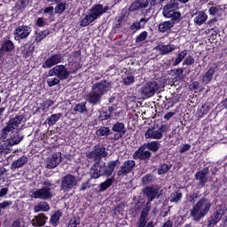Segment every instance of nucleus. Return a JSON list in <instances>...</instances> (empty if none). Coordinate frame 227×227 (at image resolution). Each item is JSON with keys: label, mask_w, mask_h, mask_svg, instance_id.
<instances>
[{"label": "nucleus", "mask_w": 227, "mask_h": 227, "mask_svg": "<svg viewBox=\"0 0 227 227\" xmlns=\"http://www.w3.org/2000/svg\"><path fill=\"white\" fill-rule=\"evenodd\" d=\"M13 205V201L12 200H4L0 203V214L1 210H4L5 208H8V207H12Z\"/></svg>", "instance_id": "56"}, {"label": "nucleus", "mask_w": 227, "mask_h": 227, "mask_svg": "<svg viewBox=\"0 0 227 227\" xmlns=\"http://www.w3.org/2000/svg\"><path fill=\"white\" fill-rule=\"evenodd\" d=\"M67 10V3L65 2H59L57 6L55 7V13L61 15Z\"/></svg>", "instance_id": "47"}, {"label": "nucleus", "mask_w": 227, "mask_h": 227, "mask_svg": "<svg viewBox=\"0 0 227 227\" xmlns=\"http://www.w3.org/2000/svg\"><path fill=\"white\" fill-rule=\"evenodd\" d=\"M150 20V19L141 18L139 21H134L129 27V31H130L131 35H136L137 31L140 29H145V26Z\"/></svg>", "instance_id": "22"}, {"label": "nucleus", "mask_w": 227, "mask_h": 227, "mask_svg": "<svg viewBox=\"0 0 227 227\" xmlns=\"http://www.w3.org/2000/svg\"><path fill=\"white\" fill-rule=\"evenodd\" d=\"M144 196L147 198L148 203H152L153 200L159 196V188L155 186H145L142 191Z\"/></svg>", "instance_id": "20"}, {"label": "nucleus", "mask_w": 227, "mask_h": 227, "mask_svg": "<svg viewBox=\"0 0 227 227\" xmlns=\"http://www.w3.org/2000/svg\"><path fill=\"white\" fill-rule=\"evenodd\" d=\"M26 117L24 115H18L13 118H10L9 121L6 123L5 127H4L1 130V137L2 139H6L8 137V134L10 132H13L15 129H19V125L24 121Z\"/></svg>", "instance_id": "6"}, {"label": "nucleus", "mask_w": 227, "mask_h": 227, "mask_svg": "<svg viewBox=\"0 0 227 227\" xmlns=\"http://www.w3.org/2000/svg\"><path fill=\"white\" fill-rule=\"evenodd\" d=\"M135 168H136V160H125L119 168V170L117 171V176H119L120 178H123V176H127L129 174L132 173Z\"/></svg>", "instance_id": "11"}, {"label": "nucleus", "mask_w": 227, "mask_h": 227, "mask_svg": "<svg viewBox=\"0 0 227 227\" xmlns=\"http://www.w3.org/2000/svg\"><path fill=\"white\" fill-rule=\"evenodd\" d=\"M22 139H24V137H20L19 135V132L12 133L11 137L7 141L12 145V146H15V145H19Z\"/></svg>", "instance_id": "35"}, {"label": "nucleus", "mask_w": 227, "mask_h": 227, "mask_svg": "<svg viewBox=\"0 0 227 227\" xmlns=\"http://www.w3.org/2000/svg\"><path fill=\"white\" fill-rule=\"evenodd\" d=\"M191 150V145L189 144H185L184 145L180 150H179V153H185V152H189Z\"/></svg>", "instance_id": "62"}, {"label": "nucleus", "mask_w": 227, "mask_h": 227, "mask_svg": "<svg viewBox=\"0 0 227 227\" xmlns=\"http://www.w3.org/2000/svg\"><path fill=\"white\" fill-rule=\"evenodd\" d=\"M80 223L81 222L78 219L74 218L69 221L67 227H77Z\"/></svg>", "instance_id": "61"}, {"label": "nucleus", "mask_w": 227, "mask_h": 227, "mask_svg": "<svg viewBox=\"0 0 227 227\" xmlns=\"http://www.w3.org/2000/svg\"><path fill=\"white\" fill-rule=\"evenodd\" d=\"M150 210H152V207L150 206H146L143 207L139 219H142L144 221H146V217H148V215L150 214Z\"/></svg>", "instance_id": "50"}, {"label": "nucleus", "mask_w": 227, "mask_h": 227, "mask_svg": "<svg viewBox=\"0 0 227 227\" xmlns=\"http://www.w3.org/2000/svg\"><path fill=\"white\" fill-rule=\"evenodd\" d=\"M180 4L177 0H170L164 7L163 10H170L176 12Z\"/></svg>", "instance_id": "42"}, {"label": "nucleus", "mask_w": 227, "mask_h": 227, "mask_svg": "<svg viewBox=\"0 0 227 227\" xmlns=\"http://www.w3.org/2000/svg\"><path fill=\"white\" fill-rule=\"evenodd\" d=\"M144 145H145V148H147V151L151 153H155L160 149V142L159 141H151L145 143Z\"/></svg>", "instance_id": "31"}, {"label": "nucleus", "mask_w": 227, "mask_h": 227, "mask_svg": "<svg viewBox=\"0 0 227 227\" xmlns=\"http://www.w3.org/2000/svg\"><path fill=\"white\" fill-rule=\"evenodd\" d=\"M51 210V207L48 202H40L36 206L34 207V212L38 214V212H49Z\"/></svg>", "instance_id": "36"}, {"label": "nucleus", "mask_w": 227, "mask_h": 227, "mask_svg": "<svg viewBox=\"0 0 227 227\" xmlns=\"http://www.w3.org/2000/svg\"><path fill=\"white\" fill-rule=\"evenodd\" d=\"M153 180V176L152 174H147L142 177V184L143 185H148V184H152V181Z\"/></svg>", "instance_id": "54"}, {"label": "nucleus", "mask_w": 227, "mask_h": 227, "mask_svg": "<svg viewBox=\"0 0 227 227\" xmlns=\"http://www.w3.org/2000/svg\"><path fill=\"white\" fill-rule=\"evenodd\" d=\"M209 171L208 167H205L201 170L196 172L195 180L199 181L197 184L199 189H201L207 185V182H208V177H207V175H208Z\"/></svg>", "instance_id": "17"}, {"label": "nucleus", "mask_w": 227, "mask_h": 227, "mask_svg": "<svg viewBox=\"0 0 227 227\" xmlns=\"http://www.w3.org/2000/svg\"><path fill=\"white\" fill-rule=\"evenodd\" d=\"M134 160H150L152 153L146 148V145L143 144L132 155Z\"/></svg>", "instance_id": "14"}, {"label": "nucleus", "mask_w": 227, "mask_h": 227, "mask_svg": "<svg viewBox=\"0 0 227 227\" xmlns=\"http://www.w3.org/2000/svg\"><path fill=\"white\" fill-rule=\"evenodd\" d=\"M74 111L75 113H80V114H82L84 113H88V107H86V101L78 103L74 108Z\"/></svg>", "instance_id": "44"}, {"label": "nucleus", "mask_w": 227, "mask_h": 227, "mask_svg": "<svg viewBox=\"0 0 227 227\" xmlns=\"http://www.w3.org/2000/svg\"><path fill=\"white\" fill-rule=\"evenodd\" d=\"M169 169H171V167L169 165H168L166 163L162 164L158 168V174L159 175H164V174L168 173V171H169Z\"/></svg>", "instance_id": "53"}, {"label": "nucleus", "mask_w": 227, "mask_h": 227, "mask_svg": "<svg viewBox=\"0 0 227 227\" xmlns=\"http://www.w3.org/2000/svg\"><path fill=\"white\" fill-rule=\"evenodd\" d=\"M108 153L105 146L96 145L93 150L86 153L87 159L94 160V162H102V159L107 157Z\"/></svg>", "instance_id": "7"}, {"label": "nucleus", "mask_w": 227, "mask_h": 227, "mask_svg": "<svg viewBox=\"0 0 227 227\" xmlns=\"http://www.w3.org/2000/svg\"><path fill=\"white\" fill-rule=\"evenodd\" d=\"M198 198H200L199 192H193L188 197L189 203H192V205H194L196 201L198 200Z\"/></svg>", "instance_id": "55"}, {"label": "nucleus", "mask_w": 227, "mask_h": 227, "mask_svg": "<svg viewBox=\"0 0 227 227\" xmlns=\"http://www.w3.org/2000/svg\"><path fill=\"white\" fill-rule=\"evenodd\" d=\"M47 84L50 88H52V86H58V84H59V78H49L47 80Z\"/></svg>", "instance_id": "57"}, {"label": "nucleus", "mask_w": 227, "mask_h": 227, "mask_svg": "<svg viewBox=\"0 0 227 227\" xmlns=\"http://www.w3.org/2000/svg\"><path fill=\"white\" fill-rule=\"evenodd\" d=\"M51 187H54V184H52L51 180L47 179L43 182V187L34 190L30 196L35 200L49 201V200H52L54 196L52 192H51Z\"/></svg>", "instance_id": "5"}, {"label": "nucleus", "mask_w": 227, "mask_h": 227, "mask_svg": "<svg viewBox=\"0 0 227 227\" xmlns=\"http://www.w3.org/2000/svg\"><path fill=\"white\" fill-rule=\"evenodd\" d=\"M11 148H12V144H10L6 140L2 145H0V155H3V153H4L5 155H8V153H12Z\"/></svg>", "instance_id": "40"}, {"label": "nucleus", "mask_w": 227, "mask_h": 227, "mask_svg": "<svg viewBox=\"0 0 227 227\" xmlns=\"http://www.w3.org/2000/svg\"><path fill=\"white\" fill-rule=\"evenodd\" d=\"M111 118H113L112 114H110L107 109L103 108L102 111L99 112L98 120V121H106V120H111Z\"/></svg>", "instance_id": "39"}, {"label": "nucleus", "mask_w": 227, "mask_h": 227, "mask_svg": "<svg viewBox=\"0 0 227 227\" xmlns=\"http://www.w3.org/2000/svg\"><path fill=\"white\" fill-rule=\"evenodd\" d=\"M48 169L58 168L61 162V153H53L52 155L46 160Z\"/></svg>", "instance_id": "23"}, {"label": "nucleus", "mask_w": 227, "mask_h": 227, "mask_svg": "<svg viewBox=\"0 0 227 227\" xmlns=\"http://www.w3.org/2000/svg\"><path fill=\"white\" fill-rule=\"evenodd\" d=\"M134 82V75H129L123 79V84L125 86H130Z\"/></svg>", "instance_id": "58"}, {"label": "nucleus", "mask_w": 227, "mask_h": 227, "mask_svg": "<svg viewBox=\"0 0 227 227\" xmlns=\"http://www.w3.org/2000/svg\"><path fill=\"white\" fill-rule=\"evenodd\" d=\"M29 4V1L27 0H18L15 4V8L17 10H26L27 8V5Z\"/></svg>", "instance_id": "46"}, {"label": "nucleus", "mask_w": 227, "mask_h": 227, "mask_svg": "<svg viewBox=\"0 0 227 227\" xmlns=\"http://www.w3.org/2000/svg\"><path fill=\"white\" fill-rule=\"evenodd\" d=\"M207 26L210 27L211 31H219V27H217V19L213 18L207 22Z\"/></svg>", "instance_id": "49"}, {"label": "nucleus", "mask_w": 227, "mask_h": 227, "mask_svg": "<svg viewBox=\"0 0 227 227\" xmlns=\"http://www.w3.org/2000/svg\"><path fill=\"white\" fill-rule=\"evenodd\" d=\"M175 24H178V23L171 20L163 21L159 24L158 31H160V33H167V31H169L172 29V27H175Z\"/></svg>", "instance_id": "27"}, {"label": "nucleus", "mask_w": 227, "mask_h": 227, "mask_svg": "<svg viewBox=\"0 0 227 227\" xmlns=\"http://www.w3.org/2000/svg\"><path fill=\"white\" fill-rule=\"evenodd\" d=\"M146 38H148V32L147 31H142L138 35H137L136 39H135V43H143V42H145V40H146Z\"/></svg>", "instance_id": "45"}, {"label": "nucleus", "mask_w": 227, "mask_h": 227, "mask_svg": "<svg viewBox=\"0 0 227 227\" xmlns=\"http://www.w3.org/2000/svg\"><path fill=\"white\" fill-rule=\"evenodd\" d=\"M119 164V159L108 161L107 165H106V162L101 163V161H95L90 169V178L95 180L100 178V176H106L109 178V176L114 173V169Z\"/></svg>", "instance_id": "2"}, {"label": "nucleus", "mask_w": 227, "mask_h": 227, "mask_svg": "<svg viewBox=\"0 0 227 227\" xmlns=\"http://www.w3.org/2000/svg\"><path fill=\"white\" fill-rule=\"evenodd\" d=\"M210 208H212V202L204 196L193 205L190 210V215L198 223L210 212Z\"/></svg>", "instance_id": "3"}, {"label": "nucleus", "mask_w": 227, "mask_h": 227, "mask_svg": "<svg viewBox=\"0 0 227 227\" xmlns=\"http://www.w3.org/2000/svg\"><path fill=\"white\" fill-rule=\"evenodd\" d=\"M156 49L160 51L161 56H166V54H169V52H173L175 51V45L173 44H163L161 47L157 46Z\"/></svg>", "instance_id": "37"}, {"label": "nucleus", "mask_w": 227, "mask_h": 227, "mask_svg": "<svg viewBox=\"0 0 227 227\" xmlns=\"http://www.w3.org/2000/svg\"><path fill=\"white\" fill-rule=\"evenodd\" d=\"M165 132H168V125L161 124L157 130L149 128L145 133V139H162Z\"/></svg>", "instance_id": "12"}, {"label": "nucleus", "mask_w": 227, "mask_h": 227, "mask_svg": "<svg viewBox=\"0 0 227 227\" xmlns=\"http://www.w3.org/2000/svg\"><path fill=\"white\" fill-rule=\"evenodd\" d=\"M35 25L37 27H43V26H45V20H43V18H38L36 20Z\"/></svg>", "instance_id": "64"}, {"label": "nucleus", "mask_w": 227, "mask_h": 227, "mask_svg": "<svg viewBox=\"0 0 227 227\" xmlns=\"http://www.w3.org/2000/svg\"><path fill=\"white\" fill-rule=\"evenodd\" d=\"M91 181V179H88L85 183H82L81 187H80V191H86V189H90L91 187V183H90Z\"/></svg>", "instance_id": "59"}, {"label": "nucleus", "mask_w": 227, "mask_h": 227, "mask_svg": "<svg viewBox=\"0 0 227 227\" xmlns=\"http://www.w3.org/2000/svg\"><path fill=\"white\" fill-rule=\"evenodd\" d=\"M215 74V69L214 67H207V71L200 78L202 84H210V82H212V79H214Z\"/></svg>", "instance_id": "25"}, {"label": "nucleus", "mask_w": 227, "mask_h": 227, "mask_svg": "<svg viewBox=\"0 0 227 227\" xmlns=\"http://www.w3.org/2000/svg\"><path fill=\"white\" fill-rule=\"evenodd\" d=\"M109 10V6L104 5L102 4H95L90 9V13L85 15V17L81 20L80 26L81 27H87V26H90L92 22H95L97 19H100V17L104 13H107V11Z\"/></svg>", "instance_id": "4"}, {"label": "nucleus", "mask_w": 227, "mask_h": 227, "mask_svg": "<svg viewBox=\"0 0 227 227\" xmlns=\"http://www.w3.org/2000/svg\"><path fill=\"white\" fill-rule=\"evenodd\" d=\"M148 0H135L126 10L129 11V13H134V12H141V10L148 8Z\"/></svg>", "instance_id": "19"}, {"label": "nucleus", "mask_w": 227, "mask_h": 227, "mask_svg": "<svg viewBox=\"0 0 227 227\" xmlns=\"http://www.w3.org/2000/svg\"><path fill=\"white\" fill-rule=\"evenodd\" d=\"M159 90V83L157 82H148L141 88V92L144 97L146 98H150V97H153L155 95V91Z\"/></svg>", "instance_id": "15"}, {"label": "nucleus", "mask_w": 227, "mask_h": 227, "mask_svg": "<svg viewBox=\"0 0 227 227\" xmlns=\"http://www.w3.org/2000/svg\"><path fill=\"white\" fill-rule=\"evenodd\" d=\"M112 130L114 132V141H120L123 136L127 134V128L125 123L117 121L112 126Z\"/></svg>", "instance_id": "16"}, {"label": "nucleus", "mask_w": 227, "mask_h": 227, "mask_svg": "<svg viewBox=\"0 0 227 227\" xmlns=\"http://www.w3.org/2000/svg\"><path fill=\"white\" fill-rule=\"evenodd\" d=\"M13 51H15V44L10 40V37L4 39L0 46V58L6 56V54H12Z\"/></svg>", "instance_id": "18"}, {"label": "nucleus", "mask_w": 227, "mask_h": 227, "mask_svg": "<svg viewBox=\"0 0 227 227\" xmlns=\"http://www.w3.org/2000/svg\"><path fill=\"white\" fill-rule=\"evenodd\" d=\"M219 13V8L215 6H211L209 8V15H217Z\"/></svg>", "instance_id": "63"}, {"label": "nucleus", "mask_w": 227, "mask_h": 227, "mask_svg": "<svg viewBox=\"0 0 227 227\" xmlns=\"http://www.w3.org/2000/svg\"><path fill=\"white\" fill-rule=\"evenodd\" d=\"M182 200V192H176L171 193L170 202L171 203H178Z\"/></svg>", "instance_id": "52"}, {"label": "nucleus", "mask_w": 227, "mask_h": 227, "mask_svg": "<svg viewBox=\"0 0 227 227\" xmlns=\"http://www.w3.org/2000/svg\"><path fill=\"white\" fill-rule=\"evenodd\" d=\"M57 77L59 79V81H66V79H68L70 73L68 72V69L64 65H57Z\"/></svg>", "instance_id": "26"}, {"label": "nucleus", "mask_w": 227, "mask_h": 227, "mask_svg": "<svg viewBox=\"0 0 227 227\" xmlns=\"http://www.w3.org/2000/svg\"><path fill=\"white\" fill-rule=\"evenodd\" d=\"M208 19V15L205 13V12H199L196 14V17L193 20V22L195 26H203L205 22H207V20Z\"/></svg>", "instance_id": "29"}, {"label": "nucleus", "mask_w": 227, "mask_h": 227, "mask_svg": "<svg viewBox=\"0 0 227 227\" xmlns=\"http://www.w3.org/2000/svg\"><path fill=\"white\" fill-rule=\"evenodd\" d=\"M20 50L23 58H30V56H33V53L35 52V46L31 44H25L20 48Z\"/></svg>", "instance_id": "32"}, {"label": "nucleus", "mask_w": 227, "mask_h": 227, "mask_svg": "<svg viewBox=\"0 0 227 227\" xmlns=\"http://www.w3.org/2000/svg\"><path fill=\"white\" fill-rule=\"evenodd\" d=\"M209 112H210V106H208V104L202 105L199 110V113L201 118H203L205 114H208Z\"/></svg>", "instance_id": "51"}, {"label": "nucleus", "mask_w": 227, "mask_h": 227, "mask_svg": "<svg viewBox=\"0 0 227 227\" xmlns=\"http://www.w3.org/2000/svg\"><path fill=\"white\" fill-rule=\"evenodd\" d=\"M114 184V179L113 177L107 178L105 182L101 183L98 186L99 192H104L105 191H107L111 185Z\"/></svg>", "instance_id": "38"}, {"label": "nucleus", "mask_w": 227, "mask_h": 227, "mask_svg": "<svg viewBox=\"0 0 227 227\" xmlns=\"http://www.w3.org/2000/svg\"><path fill=\"white\" fill-rule=\"evenodd\" d=\"M129 15H130V12L127 9H123L120 15L114 18L112 26V31L114 35L120 33V29L125 26V22L129 20Z\"/></svg>", "instance_id": "8"}, {"label": "nucleus", "mask_w": 227, "mask_h": 227, "mask_svg": "<svg viewBox=\"0 0 227 227\" xmlns=\"http://www.w3.org/2000/svg\"><path fill=\"white\" fill-rule=\"evenodd\" d=\"M166 100H167V104H168V107H173V106H175V104H176L177 102H180V97L176 94H171L170 97H166Z\"/></svg>", "instance_id": "41"}, {"label": "nucleus", "mask_w": 227, "mask_h": 227, "mask_svg": "<svg viewBox=\"0 0 227 227\" xmlns=\"http://www.w3.org/2000/svg\"><path fill=\"white\" fill-rule=\"evenodd\" d=\"M63 59V56L61 54H54L51 57H49L44 63H43V68H52V67H56V65H59Z\"/></svg>", "instance_id": "21"}, {"label": "nucleus", "mask_w": 227, "mask_h": 227, "mask_svg": "<svg viewBox=\"0 0 227 227\" xmlns=\"http://www.w3.org/2000/svg\"><path fill=\"white\" fill-rule=\"evenodd\" d=\"M33 29L27 25H20L13 31L14 40L20 43V40H26L29 37Z\"/></svg>", "instance_id": "10"}, {"label": "nucleus", "mask_w": 227, "mask_h": 227, "mask_svg": "<svg viewBox=\"0 0 227 227\" xmlns=\"http://www.w3.org/2000/svg\"><path fill=\"white\" fill-rule=\"evenodd\" d=\"M62 116H63V114H61V113L51 114L46 120L47 124L49 125V127H54V125H56V123H58V121H59V120H61Z\"/></svg>", "instance_id": "34"}, {"label": "nucleus", "mask_w": 227, "mask_h": 227, "mask_svg": "<svg viewBox=\"0 0 227 227\" xmlns=\"http://www.w3.org/2000/svg\"><path fill=\"white\" fill-rule=\"evenodd\" d=\"M111 134H113V132H111V129L106 126H101L98 130H96V136L98 137H108Z\"/></svg>", "instance_id": "33"}, {"label": "nucleus", "mask_w": 227, "mask_h": 227, "mask_svg": "<svg viewBox=\"0 0 227 227\" xmlns=\"http://www.w3.org/2000/svg\"><path fill=\"white\" fill-rule=\"evenodd\" d=\"M226 214V209L224 207H220L216 208L213 214L207 218V224L206 227H214L215 226L221 219H223V216Z\"/></svg>", "instance_id": "13"}, {"label": "nucleus", "mask_w": 227, "mask_h": 227, "mask_svg": "<svg viewBox=\"0 0 227 227\" xmlns=\"http://www.w3.org/2000/svg\"><path fill=\"white\" fill-rule=\"evenodd\" d=\"M111 90V82L106 80H101L92 84L90 91L86 95V102L95 106L100 105L102 97Z\"/></svg>", "instance_id": "1"}, {"label": "nucleus", "mask_w": 227, "mask_h": 227, "mask_svg": "<svg viewBox=\"0 0 227 227\" xmlns=\"http://www.w3.org/2000/svg\"><path fill=\"white\" fill-rule=\"evenodd\" d=\"M183 65H186L189 67L190 65H194V57L192 56H188L183 62Z\"/></svg>", "instance_id": "60"}, {"label": "nucleus", "mask_w": 227, "mask_h": 227, "mask_svg": "<svg viewBox=\"0 0 227 227\" xmlns=\"http://www.w3.org/2000/svg\"><path fill=\"white\" fill-rule=\"evenodd\" d=\"M62 215L63 213H61L60 210H58L51 216L50 223H51L53 226H58V223H59V219H61Z\"/></svg>", "instance_id": "43"}, {"label": "nucleus", "mask_w": 227, "mask_h": 227, "mask_svg": "<svg viewBox=\"0 0 227 227\" xmlns=\"http://www.w3.org/2000/svg\"><path fill=\"white\" fill-rule=\"evenodd\" d=\"M49 35H51V32L48 29L39 32L35 36V42H42V40L49 36Z\"/></svg>", "instance_id": "48"}, {"label": "nucleus", "mask_w": 227, "mask_h": 227, "mask_svg": "<svg viewBox=\"0 0 227 227\" xmlns=\"http://www.w3.org/2000/svg\"><path fill=\"white\" fill-rule=\"evenodd\" d=\"M47 219L49 218L45 215V214L41 213L38 215L35 216L32 221V224L35 227L44 226V224L47 223Z\"/></svg>", "instance_id": "28"}, {"label": "nucleus", "mask_w": 227, "mask_h": 227, "mask_svg": "<svg viewBox=\"0 0 227 227\" xmlns=\"http://www.w3.org/2000/svg\"><path fill=\"white\" fill-rule=\"evenodd\" d=\"M163 16L165 19H170L173 22H180L182 13L178 11H171V9H163Z\"/></svg>", "instance_id": "24"}, {"label": "nucleus", "mask_w": 227, "mask_h": 227, "mask_svg": "<svg viewBox=\"0 0 227 227\" xmlns=\"http://www.w3.org/2000/svg\"><path fill=\"white\" fill-rule=\"evenodd\" d=\"M75 185H77V178L75 176L67 174L62 177L60 191H63V192H70Z\"/></svg>", "instance_id": "9"}, {"label": "nucleus", "mask_w": 227, "mask_h": 227, "mask_svg": "<svg viewBox=\"0 0 227 227\" xmlns=\"http://www.w3.org/2000/svg\"><path fill=\"white\" fill-rule=\"evenodd\" d=\"M27 162H28L27 156L23 155L20 157L18 160L12 161V163L11 164V168L19 169V168H22V166H24V164H27Z\"/></svg>", "instance_id": "30"}]
</instances>
